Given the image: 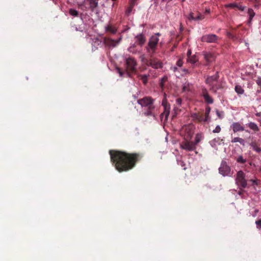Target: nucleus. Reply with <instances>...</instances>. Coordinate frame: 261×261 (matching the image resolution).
Listing matches in <instances>:
<instances>
[{"label": "nucleus", "instance_id": "nucleus-32", "mask_svg": "<svg viewBox=\"0 0 261 261\" xmlns=\"http://www.w3.org/2000/svg\"><path fill=\"white\" fill-rule=\"evenodd\" d=\"M221 127L219 125H217L215 128L213 130L214 133H218L221 131Z\"/></svg>", "mask_w": 261, "mask_h": 261}, {"label": "nucleus", "instance_id": "nucleus-18", "mask_svg": "<svg viewBox=\"0 0 261 261\" xmlns=\"http://www.w3.org/2000/svg\"><path fill=\"white\" fill-rule=\"evenodd\" d=\"M190 116L193 120H196L198 122H200L203 120V119H202V117H201V116L199 115L197 113H192V114H191Z\"/></svg>", "mask_w": 261, "mask_h": 261}, {"label": "nucleus", "instance_id": "nucleus-41", "mask_svg": "<svg viewBox=\"0 0 261 261\" xmlns=\"http://www.w3.org/2000/svg\"><path fill=\"white\" fill-rule=\"evenodd\" d=\"M116 70L119 73L120 76H122L123 75V73L121 71L119 68H117Z\"/></svg>", "mask_w": 261, "mask_h": 261}, {"label": "nucleus", "instance_id": "nucleus-54", "mask_svg": "<svg viewBox=\"0 0 261 261\" xmlns=\"http://www.w3.org/2000/svg\"><path fill=\"white\" fill-rule=\"evenodd\" d=\"M183 164H184V162H182V164H181V166H183Z\"/></svg>", "mask_w": 261, "mask_h": 261}, {"label": "nucleus", "instance_id": "nucleus-20", "mask_svg": "<svg viewBox=\"0 0 261 261\" xmlns=\"http://www.w3.org/2000/svg\"><path fill=\"white\" fill-rule=\"evenodd\" d=\"M203 138V136L202 134H197L196 135L195 142L194 144H195V146L198 144Z\"/></svg>", "mask_w": 261, "mask_h": 261}, {"label": "nucleus", "instance_id": "nucleus-19", "mask_svg": "<svg viewBox=\"0 0 261 261\" xmlns=\"http://www.w3.org/2000/svg\"><path fill=\"white\" fill-rule=\"evenodd\" d=\"M198 59L196 55L191 56L187 59V62L190 63L192 65H194L198 61Z\"/></svg>", "mask_w": 261, "mask_h": 261}, {"label": "nucleus", "instance_id": "nucleus-11", "mask_svg": "<svg viewBox=\"0 0 261 261\" xmlns=\"http://www.w3.org/2000/svg\"><path fill=\"white\" fill-rule=\"evenodd\" d=\"M231 128L234 133L238 132L244 131L245 130L244 127L242 125L240 122H233L231 125Z\"/></svg>", "mask_w": 261, "mask_h": 261}, {"label": "nucleus", "instance_id": "nucleus-51", "mask_svg": "<svg viewBox=\"0 0 261 261\" xmlns=\"http://www.w3.org/2000/svg\"><path fill=\"white\" fill-rule=\"evenodd\" d=\"M85 1H86V0H83L82 2H83V3H85Z\"/></svg>", "mask_w": 261, "mask_h": 261}, {"label": "nucleus", "instance_id": "nucleus-52", "mask_svg": "<svg viewBox=\"0 0 261 261\" xmlns=\"http://www.w3.org/2000/svg\"><path fill=\"white\" fill-rule=\"evenodd\" d=\"M183 164H184V162H182V164H181V166H183Z\"/></svg>", "mask_w": 261, "mask_h": 261}, {"label": "nucleus", "instance_id": "nucleus-21", "mask_svg": "<svg viewBox=\"0 0 261 261\" xmlns=\"http://www.w3.org/2000/svg\"><path fill=\"white\" fill-rule=\"evenodd\" d=\"M250 146L252 149L257 152H261V148L255 142H252L250 144Z\"/></svg>", "mask_w": 261, "mask_h": 261}, {"label": "nucleus", "instance_id": "nucleus-42", "mask_svg": "<svg viewBox=\"0 0 261 261\" xmlns=\"http://www.w3.org/2000/svg\"><path fill=\"white\" fill-rule=\"evenodd\" d=\"M238 162L243 163L245 162V160H244L242 156H240L238 159Z\"/></svg>", "mask_w": 261, "mask_h": 261}, {"label": "nucleus", "instance_id": "nucleus-3", "mask_svg": "<svg viewBox=\"0 0 261 261\" xmlns=\"http://www.w3.org/2000/svg\"><path fill=\"white\" fill-rule=\"evenodd\" d=\"M160 35V33H157L151 36L149 38L146 48L147 53L150 55H153L155 53L157 48L158 43L159 42V37Z\"/></svg>", "mask_w": 261, "mask_h": 261}, {"label": "nucleus", "instance_id": "nucleus-30", "mask_svg": "<svg viewBox=\"0 0 261 261\" xmlns=\"http://www.w3.org/2000/svg\"><path fill=\"white\" fill-rule=\"evenodd\" d=\"M140 77L142 80L144 84H146L147 82V75L146 74L140 75Z\"/></svg>", "mask_w": 261, "mask_h": 261}, {"label": "nucleus", "instance_id": "nucleus-27", "mask_svg": "<svg viewBox=\"0 0 261 261\" xmlns=\"http://www.w3.org/2000/svg\"><path fill=\"white\" fill-rule=\"evenodd\" d=\"M69 14L74 17H76L79 15V12L77 10L74 9H70L69 10Z\"/></svg>", "mask_w": 261, "mask_h": 261}, {"label": "nucleus", "instance_id": "nucleus-23", "mask_svg": "<svg viewBox=\"0 0 261 261\" xmlns=\"http://www.w3.org/2000/svg\"><path fill=\"white\" fill-rule=\"evenodd\" d=\"M232 143H237L239 142L242 145H244L245 141L243 139L239 138V137H235L231 140Z\"/></svg>", "mask_w": 261, "mask_h": 261}, {"label": "nucleus", "instance_id": "nucleus-7", "mask_svg": "<svg viewBox=\"0 0 261 261\" xmlns=\"http://www.w3.org/2000/svg\"><path fill=\"white\" fill-rule=\"evenodd\" d=\"M189 140H185L180 144V147L181 149L187 151H193L196 149L195 144H194V142L189 141Z\"/></svg>", "mask_w": 261, "mask_h": 261}, {"label": "nucleus", "instance_id": "nucleus-10", "mask_svg": "<svg viewBox=\"0 0 261 261\" xmlns=\"http://www.w3.org/2000/svg\"><path fill=\"white\" fill-rule=\"evenodd\" d=\"M218 37L214 34H208L202 37L201 40L203 42L208 43L215 42L217 40Z\"/></svg>", "mask_w": 261, "mask_h": 261}, {"label": "nucleus", "instance_id": "nucleus-56", "mask_svg": "<svg viewBox=\"0 0 261 261\" xmlns=\"http://www.w3.org/2000/svg\"><path fill=\"white\" fill-rule=\"evenodd\" d=\"M133 47H135V44L133 45Z\"/></svg>", "mask_w": 261, "mask_h": 261}, {"label": "nucleus", "instance_id": "nucleus-39", "mask_svg": "<svg viewBox=\"0 0 261 261\" xmlns=\"http://www.w3.org/2000/svg\"><path fill=\"white\" fill-rule=\"evenodd\" d=\"M189 19L190 20H196V18L193 16V14L192 13H191L189 14Z\"/></svg>", "mask_w": 261, "mask_h": 261}, {"label": "nucleus", "instance_id": "nucleus-24", "mask_svg": "<svg viewBox=\"0 0 261 261\" xmlns=\"http://www.w3.org/2000/svg\"><path fill=\"white\" fill-rule=\"evenodd\" d=\"M234 90L238 94H242L244 92L243 88L240 85L236 86Z\"/></svg>", "mask_w": 261, "mask_h": 261}, {"label": "nucleus", "instance_id": "nucleus-5", "mask_svg": "<svg viewBox=\"0 0 261 261\" xmlns=\"http://www.w3.org/2000/svg\"><path fill=\"white\" fill-rule=\"evenodd\" d=\"M230 168L225 161H222L219 168V172L223 176H229L230 174Z\"/></svg>", "mask_w": 261, "mask_h": 261}, {"label": "nucleus", "instance_id": "nucleus-40", "mask_svg": "<svg viewBox=\"0 0 261 261\" xmlns=\"http://www.w3.org/2000/svg\"><path fill=\"white\" fill-rule=\"evenodd\" d=\"M257 84L261 88V78L258 77L256 80Z\"/></svg>", "mask_w": 261, "mask_h": 261}, {"label": "nucleus", "instance_id": "nucleus-15", "mask_svg": "<svg viewBox=\"0 0 261 261\" xmlns=\"http://www.w3.org/2000/svg\"><path fill=\"white\" fill-rule=\"evenodd\" d=\"M164 108V112L161 114V116H164L165 118H167L170 112V105L163 106Z\"/></svg>", "mask_w": 261, "mask_h": 261}, {"label": "nucleus", "instance_id": "nucleus-47", "mask_svg": "<svg viewBox=\"0 0 261 261\" xmlns=\"http://www.w3.org/2000/svg\"><path fill=\"white\" fill-rule=\"evenodd\" d=\"M176 69H177V67H174L173 68V70L174 71H175Z\"/></svg>", "mask_w": 261, "mask_h": 261}, {"label": "nucleus", "instance_id": "nucleus-50", "mask_svg": "<svg viewBox=\"0 0 261 261\" xmlns=\"http://www.w3.org/2000/svg\"><path fill=\"white\" fill-rule=\"evenodd\" d=\"M206 12L207 13H210V9L206 10Z\"/></svg>", "mask_w": 261, "mask_h": 261}, {"label": "nucleus", "instance_id": "nucleus-26", "mask_svg": "<svg viewBox=\"0 0 261 261\" xmlns=\"http://www.w3.org/2000/svg\"><path fill=\"white\" fill-rule=\"evenodd\" d=\"M137 0H130V6L128 9V13H130L132 10V9L135 6Z\"/></svg>", "mask_w": 261, "mask_h": 261}, {"label": "nucleus", "instance_id": "nucleus-4", "mask_svg": "<svg viewBox=\"0 0 261 261\" xmlns=\"http://www.w3.org/2000/svg\"><path fill=\"white\" fill-rule=\"evenodd\" d=\"M194 126L190 124L182 126L180 130V134L185 140H190L194 132Z\"/></svg>", "mask_w": 261, "mask_h": 261}, {"label": "nucleus", "instance_id": "nucleus-43", "mask_svg": "<svg viewBox=\"0 0 261 261\" xmlns=\"http://www.w3.org/2000/svg\"><path fill=\"white\" fill-rule=\"evenodd\" d=\"M238 8L239 10H240L241 11H244L245 9V7L242 6H240L238 7Z\"/></svg>", "mask_w": 261, "mask_h": 261}, {"label": "nucleus", "instance_id": "nucleus-28", "mask_svg": "<svg viewBox=\"0 0 261 261\" xmlns=\"http://www.w3.org/2000/svg\"><path fill=\"white\" fill-rule=\"evenodd\" d=\"M249 181L251 182L252 183V186H257L258 184V182H259V180H257L256 178L252 179L249 180Z\"/></svg>", "mask_w": 261, "mask_h": 261}, {"label": "nucleus", "instance_id": "nucleus-13", "mask_svg": "<svg viewBox=\"0 0 261 261\" xmlns=\"http://www.w3.org/2000/svg\"><path fill=\"white\" fill-rule=\"evenodd\" d=\"M137 39L136 43L142 46L146 42V38L144 35L140 34L136 36Z\"/></svg>", "mask_w": 261, "mask_h": 261}, {"label": "nucleus", "instance_id": "nucleus-48", "mask_svg": "<svg viewBox=\"0 0 261 261\" xmlns=\"http://www.w3.org/2000/svg\"><path fill=\"white\" fill-rule=\"evenodd\" d=\"M115 43H116L113 45L114 46H115L116 44H118L119 43V41H116Z\"/></svg>", "mask_w": 261, "mask_h": 261}, {"label": "nucleus", "instance_id": "nucleus-14", "mask_svg": "<svg viewBox=\"0 0 261 261\" xmlns=\"http://www.w3.org/2000/svg\"><path fill=\"white\" fill-rule=\"evenodd\" d=\"M217 75L208 76L206 79V83L208 84L210 86H212L217 81Z\"/></svg>", "mask_w": 261, "mask_h": 261}, {"label": "nucleus", "instance_id": "nucleus-12", "mask_svg": "<svg viewBox=\"0 0 261 261\" xmlns=\"http://www.w3.org/2000/svg\"><path fill=\"white\" fill-rule=\"evenodd\" d=\"M203 55L207 63H211L215 60L216 56L213 53L205 52L203 53Z\"/></svg>", "mask_w": 261, "mask_h": 261}, {"label": "nucleus", "instance_id": "nucleus-6", "mask_svg": "<svg viewBox=\"0 0 261 261\" xmlns=\"http://www.w3.org/2000/svg\"><path fill=\"white\" fill-rule=\"evenodd\" d=\"M236 184L241 186L242 188H246L247 187V181L245 178V175L242 171H239L237 173V177L236 178Z\"/></svg>", "mask_w": 261, "mask_h": 261}, {"label": "nucleus", "instance_id": "nucleus-25", "mask_svg": "<svg viewBox=\"0 0 261 261\" xmlns=\"http://www.w3.org/2000/svg\"><path fill=\"white\" fill-rule=\"evenodd\" d=\"M248 13L249 15V20L248 21V23H251V21L253 18V17L255 15V13L254 12L253 10L252 9H249L248 10Z\"/></svg>", "mask_w": 261, "mask_h": 261}, {"label": "nucleus", "instance_id": "nucleus-31", "mask_svg": "<svg viewBox=\"0 0 261 261\" xmlns=\"http://www.w3.org/2000/svg\"><path fill=\"white\" fill-rule=\"evenodd\" d=\"M216 113L219 118L222 119L223 118L224 113L223 112H219L218 110H216Z\"/></svg>", "mask_w": 261, "mask_h": 261}, {"label": "nucleus", "instance_id": "nucleus-36", "mask_svg": "<svg viewBox=\"0 0 261 261\" xmlns=\"http://www.w3.org/2000/svg\"><path fill=\"white\" fill-rule=\"evenodd\" d=\"M183 64V61L181 59H179L177 62V63H176V65L178 66V67H181L182 65Z\"/></svg>", "mask_w": 261, "mask_h": 261}, {"label": "nucleus", "instance_id": "nucleus-1", "mask_svg": "<svg viewBox=\"0 0 261 261\" xmlns=\"http://www.w3.org/2000/svg\"><path fill=\"white\" fill-rule=\"evenodd\" d=\"M111 161L119 172L126 171L132 169L139 160L138 153H128L119 151H110Z\"/></svg>", "mask_w": 261, "mask_h": 261}, {"label": "nucleus", "instance_id": "nucleus-44", "mask_svg": "<svg viewBox=\"0 0 261 261\" xmlns=\"http://www.w3.org/2000/svg\"><path fill=\"white\" fill-rule=\"evenodd\" d=\"M191 50L190 49H189L187 51V56L188 58L191 57Z\"/></svg>", "mask_w": 261, "mask_h": 261}, {"label": "nucleus", "instance_id": "nucleus-45", "mask_svg": "<svg viewBox=\"0 0 261 261\" xmlns=\"http://www.w3.org/2000/svg\"><path fill=\"white\" fill-rule=\"evenodd\" d=\"M183 90L184 91H187L189 90V89H187L186 87V85H185L184 87H183Z\"/></svg>", "mask_w": 261, "mask_h": 261}, {"label": "nucleus", "instance_id": "nucleus-46", "mask_svg": "<svg viewBox=\"0 0 261 261\" xmlns=\"http://www.w3.org/2000/svg\"><path fill=\"white\" fill-rule=\"evenodd\" d=\"M255 115H256V116H258V117H259V116H261V112L256 113V114H255Z\"/></svg>", "mask_w": 261, "mask_h": 261}, {"label": "nucleus", "instance_id": "nucleus-22", "mask_svg": "<svg viewBox=\"0 0 261 261\" xmlns=\"http://www.w3.org/2000/svg\"><path fill=\"white\" fill-rule=\"evenodd\" d=\"M211 109L210 107H207L205 109V118L203 119L204 121H207L210 119L209 114L211 112Z\"/></svg>", "mask_w": 261, "mask_h": 261}, {"label": "nucleus", "instance_id": "nucleus-33", "mask_svg": "<svg viewBox=\"0 0 261 261\" xmlns=\"http://www.w3.org/2000/svg\"><path fill=\"white\" fill-rule=\"evenodd\" d=\"M162 106L169 105L167 102V100L166 96V94H164V98L162 100Z\"/></svg>", "mask_w": 261, "mask_h": 261}, {"label": "nucleus", "instance_id": "nucleus-55", "mask_svg": "<svg viewBox=\"0 0 261 261\" xmlns=\"http://www.w3.org/2000/svg\"><path fill=\"white\" fill-rule=\"evenodd\" d=\"M255 212L257 213L258 212V210L255 211Z\"/></svg>", "mask_w": 261, "mask_h": 261}, {"label": "nucleus", "instance_id": "nucleus-8", "mask_svg": "<svg viewBox=\"0 0 261 261\" xmlns=\"http://www.w3.org/2000/svg\"><path fill=\"white\" fill-rule=\"evenodd\" d=\"M136 65V61L134 59L128 58L126 60V69L127 71H135Z\"/></svg>", "mask_w": 261, "mask_h": 261}, {"label": "nucleus", "instance_id": "nucleus-9", "mask_svg": "<svg viewBox=\"0 0 261 261\" xmlns=\"http://www.w3.org/2000/svg\"><path fill=\"white\" fill-rule=\"evenodd\" d=\"M201 95L204 98L205 101L208 104H212L214 102L213 98L208 93L206 88L202 89Z\"/></svg>", "mask_w": 261, "mask_h": 261}, {"label": "nucleus", "instance_id": "nucleus-38", "mask_svg": "<svg viewBox=\"0 0 261 261\" xmlns=\"http://www.w3.org/2000/svg\"><path fill=\"white\" fill-rule=\"evenodd\" d=\"M226 6L227 7L233 8V7H237V5L235 3H232V4H229L228 5H226Z\"/></svg>", "mask_w": 261, "mask_h": 261}, {"label": "nucleus", "instance_id": "nucleus-37", "mask_svg": "<svg viewBox=\"0 0 261 261\" xmlns=\"http://www.w3.org/2000/svg\"><path fill=\"white\" fill-rule=\"evenodd\" d=\"M196 20H202L204 18V16L199 14L197 17H195Z\"/></svg>", "mask_w": 261, "mask_h": 261}, {"label": "nucleus", "instance_id": "nucleus-29", "mask_svg": "<svg viewBox=\"0 0 261 261\" xmlns=\"http://www.w3.org/2000/svg\"><path fill=\"white\" fill-rule=\"evenodd\" d=\"M90 4L91 7H96L98 5V0H90Z\"/></svg>", "mask_w": 261, "mask_h": 261}, {"label": "nucleus", "instance_id": "nucleus-16", "mask_svg": "<svg viewBox=\"0 0 261 261\" xmlns=\"http://www.w3.org/2000/svg\"><path fill=\"white\" fill-rule=\"evenodd\" d=\"M247 125L254 132H257L259 131V127L257 125L253 122H250L248 123Z\"/></svg>", "mask_w": 261, "mask_h": 261}, {"label": "nucleus", "instance_id": "nucleus-53", "mask_svg": "<svg viewBox=\"0 0 261 261\" xmlns=\"http://www.w3.org/2000/svg\"><path fill=\"white\" fill-rule=\"evenodd\" d=\"M183 164H184V162H182V164H181V166H183Z\"/></svg>", "mask_w": 261, "mask_h": 261}, {"label": "nucleus", "instance_id": "nucleus-35", "mask_svg": "<svg viewBox=\"0 0 261 261\" xmlns=\"http://www.w3.org/2000/svg\"><path fill=\"white\" fill-rule=\"evenodd\" d=\"M176 103L178 106L180 107L182 103V99L180 98H178L176 100Z\"/></svg>", "mask_w": 261, "mask_h": 261}, {"label": "nucleus", "instance_id": "nucleus-49", "mask_svg": "<svg viewBox=\"0 0 261 261\" xmlns=\"http://www.w3.org/2000/svg\"><path fill=\"white\" fill-rule=\"evenodd\" d=\"M183 70H184L185 72H188V70H187V69H183Z\"/></svg>", "mask_w": 261, "mask_h": 261}, {"label": "nucleus", "instance_id": "nucleus-17", "mask_svg": "<svg viewBox=\"0 0 261 261\" xmlns=\"http://www.w3.org/2000/svg\"><path fill=\"white\" fill-rule=\"evenodd\" d=\"M151 66L155 69L162 68V63L160 61H152L150 63Z\"/></svg>", "mask_w": 261, "mask_h": 261}, {"label": "nucleus", "instance_id": "nucleus-2", "mask_svg": "<svg viewBox=\"0 0 261 261\" xmlns=\"http://www.w3.org/2000/svg\"><path fill=\"white\" fill-rule=\"evenodd\" d=\"M154 100L149 96H146L137 100V103L144 108L143 114L146 116H154L153 111L154 109L153 105Z\"/></svg>", "mask_w": 261, "mask_h": 261}, {"label": "nucleus", "instance_id": "nucleus-34", "mask_svg": "<svg viewBox=\"0 0 261 261\" xmlns=\"http://www.w3.org/2000/svg\"><path fill=\"white\" fill-rule=\"evenodd\" d=\"M255 224H256L257 228H258L259 229H260L261 228V219L256 221L255 222Z\"/></svg>", "mask_w": 261, "mask_h": 261}]
</instances>
